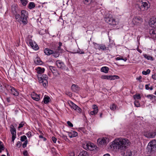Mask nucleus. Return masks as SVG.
I'll return each mask as SVG.
<instances>
[{
  "label": "nucleus",
  "instance_id": "nucleus-35",
  "mask_svg": "<svg viewBox=\"0 0 156 156\" xmlns=\"http://www.w3.org/2000/svg\"><path fill=\"white\" fill-rule=\"evenodd\" d=\"M40 75H38L37 76L38 79L39 80V81L40 83H42L44 81V80L43 79V78L41 77V76L40 78H39V76Z\"/></svg>",
  "mask_w": 156,
  "mask_h": 156
},
{
  "label": "nucleus",
  "instance_id": "nucleus-50",
  "mask_svg": "<svg viewBox=\"0 0 156 156\" xmlns=\"http://www.w3.org/2000/svg\"><path fill=\"white\" fill-rule=\"evenodd\" d=\"M93 108L94 110H95L96 111H98V108L97 106L95 105H93Z\"/></svg>",
  "mask_w": 156,
  "mask_h": 156
},
{
  "label": "nucleus",
  "instance_id": "nucleus-51",
  "mask_svg": "<svg viewBox=\"0 0 156 156\" xmlns=\"http://www.w3.org/2000/svg\"><path fill=\"white\" fill-rule=\"evenodd\" d=\"M41 77H42L43 78V79L44 80H47L48 79V76H47V75H45V74H43L42 75V76H41Z\"/></svg>",
  "mask_w": 156,
  "mask_h": 156
},
{
  "label": "nucleus",
  "instance_id": "nucleus-55",
  "mask_svg": "<svg viewBox=\"0 0 156 156\" xmlns=\"http://www.w3.org/2000/svg\"><path fill=\"white\" fill-rule=\"evenodd\" d=\"M66 94L70 97H71L72 96V94L71 92H70L66 91Z\"/></svg>",
  "mask_w": 156,
  "mask_h": 156
},
{
  "label": "nucleus",
  "instance_id": "nucleus-57",
  "mask_svg": "<svg viewBox=\"0 0 156 156\" xmlns=\"http://www.w3.org/2000/svg\"><path fill=\"white\" fill-rule=\"evenodd\" d=\"M23 154L24 156H27L29 155L27 151L26 150L23 152Z\"/></svg>",
  "mask_w": 156,
  "mask_h": 156
},
{
  "label": "nucleus",
  "instance_id": "nucleus-5",
  "mask_svg": "<svg viewBox=\"0 0 156 156\" xmlns=\"http://www.w3.org/2000/svg\"><path fill=\"white\" fill-rule=\"evenodd\" d=\"M144 135L147 138H153L156 135V130H149L144 132Z\"/></svg>",
  "mask_w": 156,
  "mask_h": 156
},
{
  "label": "nucleus",
  "instance_id": "nucleus-7",
  "mask_svg": "<svg viewBox=\"0 0 156 156\" xmlns=\"http://www.w3.org/2000/svg\"><path fill=\"white\" fill-rule=\"evenodd\" d=\"M27 12V11L24 10H22L21 11L20 18L22 20V22L24 24H26L27 23V16L26 15Z\"/></svg>",
  "mask_w": 156,
  "mask_h": 156
},
{
  "label": "nucleus",
  "instance_id": "nucleus-26",
  "mask_svg": "<svg viewBox=\"0 0 156 156\" xmlns=\"http://www.w3.org/2000/svg\"><path fill=\"white\" fill-rule=\"evenodd\" d=\"M88 154L87 151H83L81 152L78 156H87Z\"/></svg>",
  "mask_w": 156,
  "mask_h": 156
},
{
  "label": "nucleus",
  "instance_id": "nucleus-25",
  "mask_svg": "<svg viewBox=\"0 0 156 156\" xmlns=\"http://www.w3.org/2000/svg\"><path fill=\"white\" fill-rule=\"evenodd\" d=\"M125 156H132V152L129 150H128L126 153H124Z\"/></svg>",
  "mask_w": 156,
  "mask_h": 156
},
{
  "label": "nucleus",
  "instance_id": "nucleus-56",
  "mask_svg": "<svg viewBox=\"0 0 156 156\" xmlns=\"http://www.w3.org/2000/svg\"><path fill=\"white\" fill-rule=\"evenodd\" d=\"M35 44V43H34L31 41H30V44L33 48Z\"/></svg>",
  "mask_w": 156,
  "mask_h": 156
},
{
  "label": "nucleus",
  "instance_id": "nucleus-36",
  "mask_svg": "<svg viewBox=\"0 0 156 156\" xmlns=\"http://www.w3.org/2000/svg\"><path fill=\"white\" fill-rule=\"evenodd\" d=\"M20 1L22 5L24 6L26 5L28 2L27 0H20Z\"/></svg>",
  "mask_w": 156,
  "mask_h": 156
},
{
  "label": "nucleus",
  "instance_id": "nucleus-53",
  "mask_svg": "<svg viewBox=\"0 0 156 156\" xmlns=\"http://www.w3.org/2000/svg\"><path fill=\"white\" fill-rule=\"evenodd\" d=\"M28 143V141L27 140H26L25 141L24 143L23 144L22 147L23 148H25L27 146V144Z\"/></svg>",
  "mask_w": 156,
  "mask_h": 156
},
{
  "label": "nucleus",
  "instance_id": "nucleus-64",
  "mask_svg": "<svg viewBox=\"0 0 156 156\" xmlns=\"http://www.w3.org/2000/svg\"><path fill=\"white\" fill-rule=\"evenodd\" d=\"M152 78L156 80V75H152Z\"/></svg>",
  "mask_w": 156,
  "mask_h": 156
},
{
  "label": "nucleus",
  "instance_id": "nucleus-37",
  "mask_svg": "<svg viewBox=\"0 0 156 156\" xmlns=\"http://www.w3.org/2000/svg\"><path fill=\"white\" fill-rule=\"evenodd\" d=\"M20 1L22 5L24 6L26 5L28 2L27 0H20Z\"/></svg>",
  "mask_w": 156,
  "mask_h": 156
},
{
  "label": "nucleus",
  "instance_id": "nucleus-62",
  "mask_svg": "<svg viewBox=\"0 0 156 156\" xmlns=\"http://www.w3.org/2000/svg\"><path fill=\"white\" fill-rule=\"evenodd\" d=\"M27 135L28 137H30L31 136V132H28L27 134Z\"/></svg>",
  "mask_w": 156,
  "mask_h": 156
},
{
  "label": "nucleus",
  "instance_id": "nucleus-10",
  "mask_svg": "<svg viewBox=\"0 0 156 156\" xmlns=\"http://www.w3.org/2000/svg\"><path fill=\"white\" fill-rule=\"evenodd\" d=\"M10 131L12 134V140L13 143L14 140L16 138V129L15 128L14 126L12 125L10 126Z\"/></svg>",
  "mask_w": 156,
  "mask_h": 156
},
{
  "label": "nucleus",
  "instance_id": "nucleus-21",
  "mask_svg": "<svg viewBox=\"0 0 156 156\" xmlns=\"http://www.w3.org/2000/svg\"><path fill=\"white\" fill-rule=\"evenodd\" d=\"M34 62L35 64L37 65H41L42 64V62L39 58H36Z\"/></svg>",
  "mask_w": 156,
  "mask_h": 156
},
{
  "label": "nucleus",
  "instance_id": "nucleus-8",
  "mask_svg": "<svg viewBox=\"0 0 156 156\" xmlns=\"http://www.w3.org/2000/svg\"><path fill=\"white\" fill-rule=\"evenodd\" d=\"M143 21V19L140 16H135L133 17L132 22L136 25H139L142 23Z\"/></svg>",
  "mask_w": 156,
  "mask_h": 156
},
{
  "label": "nucleus",
  "instance_id": "nucleus-58",
  "mask_svg": "<svg viewBox=\"0 0 156 156\" xmlns=\"http://www.w3.org/2000/svg\"><path fill=\"white\" fill-rule=\"evenodd\" d=\"M22 143L20 141H18L16 144V146H18L19 147H20L21 146Z\"/></svg>",
  "mask_w": 156,
  "mask_h": 156
},
{
  "label": "nucleus",
  "instance_id": "nucleus-13",
  "mask_svg": "<svg viewBox=\"0 0 156 156\" xmlns=\"http://www.w3.org/2000/svg\"><path fill=\"white\" fill-rule=\"evenodd\" d=\"M149 8L148 4L146 2H143L142 5L140 7V9L141 11H144L145 9L147 10Z\"/></svg>",
  "mask_w": 156,
  "mask_h": 156
},
{
  "label": "nucleus",
  "instance_id": "nucleus-27",
  "mask_svg": "<svg viewBox=\"0 0 156 156\" xmlns=\"http://www.w3.org/2000/svg\"><path fill=\"white\" fill-rule=\"evenodd\" d=\"M108 48V47H106L105 45L101 44V46H100V50H101L102 51L107 50L108 49H107Z\"/></svg>",
  "mask_w": 156,
  "mask_h": 156
},
{
  "label": "nucleus",
  "instance_id": "nucleus-4",
  "mask_svg": "<svg viewBox=\"0 0 156 156\" xmlns=\"http://www.w3.org/2000/svg\"><path fill=\"white\" fill-rule=\"evenodd\" d=\"M3 86L8 91L10 92L12 94L15 96H18L19 92L14 87L6 83H4Z\"/></svg>",
  "mask_w": 156,
  "mask_h": 156
},
{
  "label": "nucleus",
  "instance_id": "nucleus-15",
  "mask_svg": "<svg viewBox=\"0 0 156 156\" xmlns=\"http://www.w3.org/2000/svg\"><path fill=\"white\" fill-rule=\"evenodd\" d=\"M56 64L58 67L61 69L64 68L65 65L62 62H60V61H57L56 62Z\"/></svg>",
  "mask_w": 156,
  "mask_h": 156
},
{
  "label": "nucleus",
  "instance_id": "nucleus-9",
  "mask_svg": "<svg viewBox=\"0 0 156 156\" xmlns=\"http://www.w3.org/2000/svg\"><path fill=\"white\" fill-rule=\"evenodd\" d=\"M104 20L109 24L111 25H116V21L115 19L112 18L107 17H105Z\"/></svg>",
  "mask_w": 156,
  "mask_h": 156
},
{
  "label": "nucleus",
  "instance_id": "nucleus-60",
  "mask_svg": "<svg viewBox=\"0 0 156 156\" xmlns=\"http://www.w3.org/2000/svg\"><path fill=\"white\" fill-rule=\"evenodd\" d=\"M51 139H52V141H53V142L54 143H56V142L57 141V139L54 136H52V137Z\"/></svg>",
  "mask_w": 156,
  "mask_h": 156
},
{
  "label": "nucleus",
  "instance_id": "nucleus-29",
  "mask_svg": "<svg viewBox=\"0 0 156 156\" xmlns=\"http://www.w3.org/2000/svg\"><path fill=\"white\" fill-rule=\"evenodd\" d=\"M144 56L145 58L147 59L148 60H153L154 59L152 57L147 54L144 55Z\"/></svg>",
  "mask_w": 156,
  "mask_h": 156
},
{
  "label": "nucleus",
  "instance_id": "nucleus-47",
  "mask_svg": "<svg viewBox=\"0 0 156 156\" xmlns=\"http://www.w3.org/2000/svg\"><path fill=\"white\" fill-rule=\"evenodd\" d=\"M98 112V111H96L95 110H94L93 111H91L90 112V114L91 115H94L96 114Z\"/></svg>",
  "mask_w": 156,
  "mask_h": 156
},
{
  "label": "nucleus",
  "instance_id": "nucleus-63",
  "mask_svg": "<svg viewBox=\"0 0 156 156\" xmlns=\"http://www.w3.org/2000/svg\"><path fill=\"white\" fill-rule=\"evenodd\" d=\"M15 7L16 6H15L14 7H12V10L13 11H15L16 12V9L15 8Z\"/></svg>",
  "mask_w": 156,
  "mask_h": 156
},
{
  "label": "nucleus",
  "instance_id": "nucleus-46",
  "mask_svg": "<svg viewBox=\"0 0 156 156\" xmlns=\"http://www.w3.org/2000/svg\"><path fill=\"white\" fill-rule=\"evenodd\" d=\"M43 86L44 87L47 86L48 84V81L47 80H44V81L42 83Z\"/></svg>",
  "mask_w": 156,
  "mask_h": 156
},
{
  "label": "nucleus",
  "instance_id": "nucleus-31",
  "mask_svg": "<svg viewBox=\"0 0 156 156\" xmlns=\"http://www.w3.org/2000/svg\"><path fill=\"white\" fill-rule=\"evenodd\" d=\"M21 16L20 15L18 14H16L15 15V18L16 20H18V21L19 22H20V21H22V20L20 18Z\"/></svg>",
  "mask_w": 156,
  "mask_h": 156
},
{
  "label": "nucleus",
  "instance_id": "nucleus-14",
  "mask_svg": "<svg viewBox=\"0 0 156 156\" xmlns=\"http://www.w3.org/2000/svg\"><path fill=\"white\" fill-rule=\"evenodd\" d=\"M49 69L51 71L54 75L55 76H57V73L59 75L60 74L56 70L55 67L52 66H49Z\"/></svg>",
  "mask_w": 156,
  "mask_h": 156
},
{
  "label": "nucleus",
  "instance_id": "nucleus-42",
  "mask_svg": "<svg viewBox=\"0 0 156 156\" xmlns=\"http://www.w3.org/2000/svg\"><path fill=\"white\" fill-rule=\"evenodd\" d=\"M134 105L135 106L137 107H139L140 105L139 101L137 100H136L135 101Z\"/></svg>",
  "mask_w": 156,
  "mask_h": 156
},
{
  "label": "nucleus",
  "instance_id": "nucleus-19",
  "mask_svg": "<svg viewBox=\"0 0 156 156\" xmlns=\"http://www.w3.org/2000/svg\"><path fill=\"white\" fill-rule=\"evenodd\" d=\"M71 89L73 91L76 92L79 90V87L77 85L73 84L71 86Z\"/></svg>",
  "mask_w": 156,
  "mask_h": 156
},
{
  "label": "nucleus",
  "instance_id": "nucleus-38",
  "mask_svg": "<svg viewBox=\"0 0 156 156\" xmlns=\"http://www.w3.org/2000/svg\"><path fill=\"white\" fill-rule=\"evenodd\" d=\"M4 149V147L2 143L0 141V153H1L2 150Z\"/></svg>",
  "mask_w": 156,
  "mask_h": 156
},
{
  "label": "nucleus",
  "instance_id": "nucleus-16",
  "mask_svg": "<svg viewBox=\"0 0 156 156\" xmlns=\"http://www.w3.org/2000/svg\"><path fill=\"white\" fill-rule=\"evenodd\" d=\"M68 133V135L70 138H72L74 137H76L78 135V133L77 132L74 131H72L71 132H67Z\"/></svg>",
  "mask_w": 156,
  "mask_h": 156
},
{
  "label": "nucleus",
  "instance_id": "nucleus-12",
  "mask_svg": "<svg viewBox=\"0 0 156 156\" xmlns=\"http://www.w3.org/2000/svg\"><path fill=\"white\" fill-rule=\"evenodd\" d=\"M149 32L152 38L154 39H156V29L152 28L150 29Z\"/></svg>",
  "mask_w": 156,
  "mask_h": 156
},
{
  "label": "nucleus",
  "instance_id": "nucleus-3",
  "mask_svg": "<svg viewBox=\"0 0 156 156\" xmlns=\"http://www.w3.org/2000/svg\"><path fill=\"white\" fill-rule=\"evenodd\" d=\"M147 149L151 153H153L156 150V141L155 140H152L148 144Z\"/></svg>",
  "mask_w": 156,
  "mask_h": 156
},
{
  "label": "nucleus",
  "instance_id": "nucleus-23",
  "mask_svg": "<svg viewBox=\"0 0 156 156\" xmlns=\"http://www.w3.org/2000/svg\"><path fill=\"white\" fill-rule=\"evenodd\" d=\"M44 70V68H41L40 67H38L37 68V73L38 74H41V73H43Z\"/></svg>",
  "mask_w": 156,
  "mask_h": 156
},
{
  "label": "nucleus",
  "instance_id": "nucleus-49",
  "mask_svg": "<svg viewBox=\"0 0 156 156\" xmlns=\"http://www.w3.org/2000/svg\"><path fill=\"white\" fill-rule=\"evenodd\" d=\"M145 97L150 98V100H152L153 98V95H145Z\"/></svg>",
  "mask_w": 156,
  "mask_h": 156
},
{
  "label": "nucleus",
  "instance_id": "nucleus-20",
  "mask_svg": "<svg viewBox=\"0 0 156 156\" xmlns=\"http://www.w3.org/2000/svg\"><path fill=\"white\" fill-rule=\"evenodd\" d=\"M51 99L50 97L48 96H45L44 98V102L45 104L48 103L50 101Z\"/></svg>",
  "mask_w": 156,
  "mask_h": 156
},
{
  "label": "nucleus",
  "instance_id": "nucleus-24",
  "mask_svg": "<svg viewBox=\"0 0 156 156\" xmlns=\"http://www.w3.org/2000/svg\"><path fill=\"white\" fill-rule=\"evenodd\" d=\"M35 6V5L34 2H30L29 4L28 7L30 9H32Z\"/></svg>",
  "mask_w": 156,
  "mask_h": 156
},
{
  "label": "nucleus",
  "instance_id": "nucleus-2",
  "mask_svg": "<svg viewBox=\"0 0 156 156\" xmlns=\"http://www.w3.org/2000/svg\"><path fill=\"white\" fill-rule=\"evenodd\" d=\"M61 50H56L55 49L54 50H51L50 49L46 48L44 50V53L45 54L48 55L51 54L53 55V56L55 57H58L60 55V52Z\"/></svg>",
  "mask_w": 156,
  "mask_h": 156
},
{
  "label": "nucleus",
  "instance_id": "nucleus-45",
  "mask_svg": "<svg viewBox=\"0 0 156 156\" xmlns=\"http://www.w3.org/2000/svg\"><path fill=\"white\" fill-rule=\"evenodd\" d=\"M21 141H25V140L27 139V137L25 135L21 137Z\"/></svg>",
  "mask_w": 156,
  "mask_h": 156
},
{
  "label": "nucleus",
  "instance_id": "nucleus-32",
  "mask_svg": "<svg viewBox=\"0 0 156 156\" xmlns=\"http://www.w3.org/2000/svg\"><path fill=\"white\" fill-rule=\"evenodd\" d=\"M101 79H107L110 80V76H102L101 77Z\"/></svg>",
  "mask_w": 156,
  "mask_h": 156
},
{
  "label": "nucleus",
  "instance_id": "nucleus-34",
  "mask_svg": "<svg viewBox=\"0 0 156 156\" xmlns=\"http://www.w3.org/2000/svg\"><path fill=\"white\" fill-rule=\"evenodd\" d=\"M133 98L135 99V100H137L136 99H140L141 97L140 94H136L133 95Z\"/></svg>",
  "mask_w": 156,
  "mask_h": 156
},
{
  "label": "nucleus",
  "instance_id": "nucleus-33",
  "mask_svg": "<svg viewBox=\"0 0 156 156\" xmlns=\"http://www.w3.org/2000/svg\"><path fill=\"white\" fill-rule=\"evenodd\" d=\"M94 48L96 49H98L100 50V46L101 44H98L96 43H94Z\"/></svg>",
  "mask_w": 156,
  "mask_h": 156
},
{
  "label": "nucleus",
  "instance_id": "nucleus-39",
  "mask_svg": "<svg viewBox=\"0 0 156 156\" xmlns=\"http://www.w3.org/2000/svg\"><path fill=\"white\" fill-rule=\"evenodd\" d=\"M62 43H61V42H59V46H58V47L56 49H55L56 50H57V49L58 50H61V52H60V53H61L62 52L63 50L62 49H61V48H60V47L61 46H62Z\"/></svg>",
  "mask_w": 156,
  "mask_h": 156
},
{
  "label": "nucleus",
  "instance_id": "nucleus-41",
  "mask_svg": "<svg viewBox=\"0 0 156 156\" xmlns=\"http://www.w3.org/2000/svg\"><path fill=\"white\" fill-rule=\"evenodd\" d=\"M151 72L150 70L149 69L147 70V71H143L142 72V74L144 75H146L150 73Z\"/></svg>",
  "mask_w": 156,
  "mask_h": 156
},
{
  "label": "nucleus",
  "instance_id": "nucleus-40",
  "mask_svg": "<svg viewBox=\"0 0 156 156\" xmlns=\"http://www.w3.org/2000/svg\"><path fill=\"white\" fill-rule=\"evenodd\" d=\"M92 0H85L84 3L87 5H89L92 2Z\"/></svg>",
  "mask_w": 156,
  "mask_h": 156
},
{
  "label": "nucleus",
  "instance_id": "nucleus-17",
  "mask_svg": "<svg viewBox=\"0 0 156 156\" xmlns=\"http://www.w3.org/2000/svg\"><path fill=\"white\" fill-rule=\"evenodd\" d=\"M150 25L152 27H156V21L154 20L151 19V21L149 22Z\"/></svg>",
  "mask_w": 156,
  "mask_h": 156
},
{
  "label": "nucleus",
  "instance_id": "nucleus-6",
  "mask_svg": "<svg viewBox=\"0 0 156 156\" xmlns=\"http://www.w3.org/2000/svg\"><path fill=\"white\" fill-rule=\"evenodd\" d=\"M83 148L86 150L88 149L90 151H93L96 149L97 147L93 143H88L83 145Z\"/></svg>",
  "mask_w": 156,
  "mask_h": 156
},
{
  "label": "nucleus",
  "instance_id": "nucleus-48",
  "mask_svg": "<svg viewBox=\"0 0 156 156\" xmlns=\"http://www.w3.org/2000/svg\"><path fill=\"white\" fill-rule=\"evenodd\" d=\"M62 137L63 139L65 140L66 141H68L69 140V139L67 138V136H66L62 135Z\"/></svg>",
  "mask_w": 156,
  "mask_h": 156
},
{
  "label": "nucleus",
  "instance_id": "nucleus-44",
  "mask_svg": "<svg viewBox=\"0 0 156 156\" xmlns=\"http://www.w3.org/2000/svg\"><path fill=\"white\" fill-rule=\"evenodd\" d=\"M25 123L24 122H23V121L22 122H21V123L19 124V126L18 127V129H20V128L22 127L24 125Z\"/></svg>",
  "mask_w": 156,
  "mask_h": 156
},
{
  "label": "nucleus",
  "instance_id": "nucleus-61",
  "mask_svg": "<svg viewBox=\"0 0 156 156\" xmlns=\"http://www.w3.org/2000/svg\"><path fill=\"white\" fill-rule=\"evenodd\" d=\"M97 4V2H93L92 1V2L90 3L91 5V6L92 7H94V5H96Z\"/></svg>",
  "mask_w": 156,
  "mask_h": 156
},
{
  "label": "nucleus",
  "instance_id": "nucleus-22",
  "mask_svg": "<svg viewBox=\"0 0 156 156\" xmlns=\"http://www.w3.org/2000/svg\"><path fill=\"white\" fill-rule=\"evenodd\" d=\"M109 70V68L106 66H104L101 68V71L105 73H107Z\"/></svg>",
  "mask_w": 156,
  "mask_h": 156
},
{
  "label": "nucleus",
  "instance_id": "nucleus-18",
  "mask_svg": "<svg viewBox=\"0 0 156 156\" xmlns=\"http://www.w3.org/2000/svg\"><path fill=\"white\" fill-rule=\"evenodd\" d=\"M31 97L33 99L37 101H38L40 99L39 95L36 94H32Z\"/></svg>",
  "mask_w": 156,
  "mask_h": 156
},
{
  "label": "nucleus",
  "instance_id": "nucleus-52",
  "mask_svg": "<svg viewBox=\"0 0 156 156\" xmlns=\"http://www.w3.org/2000/svg\"><path fill=\"white\" fill-rule=\"evenodd\" d=\"M39 48V47L38 45L36 43L34 45V47L33 48V49L35 50H37Z\"/></svg>",
  "mask_w": 156,
  "mask_h": 156
},
{
  "label": "nucleus",
  "instance_id": "nucleus-43",
  "mask_svg": "<svg viewBox=\"0 0 156 156\" xmlns=\"http://www.w3.org/2000/svg\"><path fill=\"white\" fill-rule=\"evenodd\" d=\"M116 106L115 104H113L110 106V108L113 110H114L116 109Z\"/></svg>",
  "mask_w": 156,
  "mask_h": 156
},
{
  "label": "nucleus",
  "instance_id": "nucleus-1",
  "mask_svg": "<svg viewBox=\"0 0 156 156\" xmlns=\"http://www.w3.org/2000/svg\"><path fill=\"white\" fill-rule=\"evenodd\" d=\"M129 144V141L128 139L119 138L115 140L112 142L110 147L111 148L114 150L118 149L122 151L126 149Z\"/></svg>",
  "mask_w": 156,
  "mask_h": 156
},
{
  "label": "nucleus",
  "instance_id": "nucleus-54",
  "mask_svg": "<svg viewBox=\"0 0 156 156\" xmlns=\"http://www.w3.org/2000/svg\"><path fill=\"white\" fill-rule=\"evenodd\" d=\"M75 110H76L77 112L80 113L81 112L82 110L80 107L78 106L76 108Z\"/></svg>",
  "mask_w": 156,
  "mask_h": 156
},
{
  "label": "nucleus",
  "instance_id": "nucleus-30",
  "mask_svg": "<svg viewBox=\"0 0 156 156\" xmlns=\"http://www.w3.org/2000/svg\"><path fill=\"white\" fill-rule=\"evenodd\" d=\"M70 106L71 107L75 110L78 106L76 104L73 103V102H71V105H70Z\"/></svg>",
  "mask_w": 156,
  "mask_h": 156
},
{
  "label": "nucleus",
  "instance_id": "nucleus-59",
  "mask_svg": "<svg viewBox=\"0 0 156 156\" xmlns=\"http://www.w3.org/2000/svg\"><path fill=\"white\" fill-rule=\"evenodd\" d=\"M67 123L69 126L71 127H72L73 126V124L70 121H68Z\"/></svg>",
  "mask_w": 156,
  "mask_h": 156
},
{
  "label": "nucleus",
  "instance_id": "nucleus-11",
  "mask_svg": "<svg viewBox=\"0 0 156 156\" xmlns=\"http://www.w3.org/2000/svg\"><path fill=\"white\" fill-rule=\"evenodd\" d=\"M108 140V139L106 137H103L98 139L97 140V143L98 145H105L106 143V140Z\"/></svg>",
  "mask_w": 156,
  "mask_h": 156
},
{
  "label": "nucleus",
  "instance_id": "nucleus-28",
  "mask_svg": "<svg viewBox=\"0 0 156 156\" xmlns=\"http://www.w3.org/2000/svg\"><path fill=\"white\" fill-rule=\"evenodd\" d=\"M110 80H114L115 79H119V77L117 75H110Z\"/></svg>",
  "mask_w": 156,
  "mask_h": 156
}]
</instances>
